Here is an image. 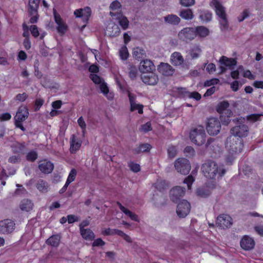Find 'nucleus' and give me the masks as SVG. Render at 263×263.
<instances>
[{"instance_id":"f257e3e1","label":"nucleus","mask_w":263,"mask_h":263,"mask_svg":"<svg viewBox=\"0 0 263 263\" xmlns=\"http://www.w3.org/2000/svg\"><path fill=\"white\" fill-rule=\"evenodd\" d=\"M201 170L204 176L210 179H215L217 175L221 177L226 173L225 169L219 167L215 161L211 160L205 161L202 164Z\"/></svg>"},{"instance_id":"f03ea898","label":"nucleus","mask_w":263,"mask_h":263,"mask_svg":"<svg viewBox=\"0 0 263 263\" xmlns=\"http://www.w3.org/2000/svg\"><path fill=\"white\" fill-rule=\"evenodd\" d=\"M190 138L192 142L195 144L200 146L205 142L206 134L204 126L198 125L191 129Z\"/></svg>"},{"instance_id":"7ed1b4c3","label":"nucleus","mask_w":263,"mask_h":263,"mask_svg":"<svg viewBox=\"0 0 263 263\" xmlns=\"http://www.w3.org/2000/svg\"><path fill=\"white\" fill-rule=\"evenodd\" d=\"M210 6L214 8L216 15L221 20L220 21L221 29H227L228 27V22L225 8L218 0H212L210 3Z\"/></svg>"},{"instance_id":"20e7f679","label":"nucleus","mask_w":263,"mask_h":263,"mask_svg":"<svg viewBox=\"0 0 263 263\" xmlns=\"http://www.w3.org/2000/svg\"><path fill=\"white\" fill-rule=\"evenodd\" d=\"M245 118L237 119L236 121V125L232 127L230 132L232 137L241 139L248 136L249 133L248 126L244 124Z\"/></svg>"},{"instance_id":"39448f33","label":"nucleus","mask_w":263,"mask_h":263,"mask_svg":"<svg viewBox=\"0 0 263 263\" xmlns=\"http://www.w3.org/2000/svg\"><path fill=\"white\" fill-rule=\"evenodd\" d=\"M227 146L231 153H239L243 148V141L242 139L231 136L227 140Z\"/></svg>"},{"instance_id":"423d86ee","label":"nucleus","mask_w":263,"mask_h":263,"mask_svg":"<svg viewBox=\"0 0 263 263\" xmlns=\"http://www.w3.org/2000/svg\"><path fill=\"white\" fill-rule=\"evenodd\" d=\"M29 112L26 107L19 108L15 116L14 117V123L16 127L19 128L22 131H25L26 129L22 124L28 117Z\"/></svg>"},{"instance_id":"0eeeda50","label":"nucleus","mask_w":263,"mask_h":263,"mask_svg":"<svg viewBox=\"0 0 263 263\" xmlns=\"http://www.w3.org/2000/svg\"><path fill=\"white\" fill-rule=\"evenodd\" d=\"M174 165L177 172L183 175L188 174L191 168L190 161L184 158L177 159Z\"/></svg>"},{"instance_id":"6e6552de","label":"nucleus","mask_w":263,"mask_h":263,"mask_svg":"<svg viewBox=\"0 0 263 263\" xmlns=\"http://www.w3.org/2000/svg\"><path fill=\"white\" fill-rule=\"evenodd\" d=\"M220 122L216 118H210L206 124V130L210 135H217L221 129Z\"/></svg>"},{"instance_id":"1a4fd4ad","label":"nucleus","mask_w":263,"mask_h":263,"mask_svg":"<svg viewBox=\"0 0 263 263\" xmlns=\"http://www.w3.org/2000/svg\"><path fill=\"white\" fill-rule=\"evenodd\" d=\"M178 38L186 43H189L196 37L194 27H185L181 30L178 34Z\"/></svg>"},{"instance_id":"9d476101","label":"nucleus","mask_w":263,"mask_h":263,"mask_svg":"<svg viewBox=\"0 0 263 263\" xmlns=\"http://www.w3.org/2000/svg\"><path fill=\"white\" fill-rule=\"evenodd\" d=\"M15 228L14 222L9 219H6L0 221V233L9 234L14 231Z\"/></svg>"},{"instance_id":"9b49d317","label":"nucleus","mask_w":263,"mask_h":263,"mask_svg":"<svg viewBox=\"0 0 263 263\" xmlns=\"http://www.w3.org/2000/svg\"><path fill=\"white\" fill-rule=\"evenodd\" d=\"M185 193V189L180 186H176L170 191L171 200L175 203L178 202L180 199L183 197Z\"/></svg>"},{"instance_id":"f8f14e48","label":"nucleus","mask_w":263,"mask_h":263,"mask_svg":"<svg viewBox=\"0 0 263 263\" xmlns=\"http://www.w3.org/2000/svg\"><path fill=\"white\" fill-rule=\"evenodd\" d=\"M190 210V203L186 200H182L181 202L178 203L176 212L179 217L184 218L189 214Z\"/></svg>"},{"instance_id":"ddd939ff","label":"nucleus","mask_w":263,"mask_h":263,"mask_svg":"<svg viewBox=\"0 0 263 263\" xmlns=\"http://www.w3.org/2000/svg\"><path fill=\"white\" fill-rule=\"evenodd\" d=\"M91 14V10L89 7H85L84 8L76 9L74 11V15L77 18L81 17L83 22L85 23L83 27H85L86 24L88 23Z\"/></svg>"},{"instance_id":"4468645a","label":"nucleus","mask_w":263,"mask_h":263,"mask_svg":"<svg viewBox=\"0 0 263 263\" xmlns=\"http://www.w3.org/2000/svg\"><path fill=\"white\" fill-rule=\"evenodd\" d=\"M109 14L114 19L118 21V23L122 29L126 30L128 28L129 21L127 18L123 15L121 11L117 12H110Z\"/></svg>"},{"instance_id":"2eb2a0df","label":"nucleus","mask_w":263,"mask_h":263,"mask_svg":"<svg viewBox=\"0 0 263 263\" xmlns=\"http://www.w3.org/2000/svg\"><path fill=\"white\" fill-rule=\"evenodd\" d=\"M216 224L221 229L229 228L232 224V218L229 215L221 214L217 217Z\"/></svg>"},{"instance_id":"dca6fc26","label":"nucleus","mask_w":263,"mask_h":263,"mask_svg":"<svg viewBox=\"0 0 263 263\" xmlns=\"http://www.w3.org/2000/svg\"><path fill=\"white\" fill-rule=\"evenodd\" d=\"M141 79L144 83L149 85L157 84L159 80L158 76L152 72L142 73Z\"/></svg>"},{"instance_id":"f3484780","label":"nucleus","mask_w":263,"mask_h":263,"mask_svg":"<svg viewBox=\"0 0 263 263\" xmlns=\"http://www.w3.org/2000/svg\"><path fill=\"white\" fill-rule=\"evenodd\" d=\"M82 141L75 135H72L70 138V152L71 154H75L80 148Z\"/></svg>"},{"instance_id":"a211bd4d","label":"nucleus","mask_w":263,"mask_h":263,"mask_svg":"<svg viewBox=\"0 0 263 263\" xmlns=\"http://www.w3.org/2000/svg\"><path fill=\"white\" fill-rule=\"evenodd\" d=\"M240 246L245 250H250L254 248L255 241L250 237L245 235L241 239L240 242Z\"/></svg>"},{"instance_id":"6ab92c4d","label":"nucleus","mask_w":263,"mask_h":263,"mask_svg":"<svg viewBox=\"0 0 263 263\" xmlns=\"http://www.w3.org/2000/svg\"><path fill=\"white\" fill-rule=\"evenodd\" d=\"M38 167L42 173L48 174L52 172L54 165L50 161L45 160L41 162Z\"/></svg>"},{"instance_id":"aec40b11","label":"nucleus","mask_w":263,"mask_h":263,"mask_svg":"<svg viewBox=\"0 0 263 263\" xmlns=\"http://www.w3.org/2000/svg\"><path fill=\"white\" fill-rule=\"evenodd\" d=\"M155 66L152 61L145 59L140 63L139 70L143 73L150 72L154 68Z\"/></svg>"},{"instance_id":"412c9836","label":"nucleus","mask_w":263,"mask_h":263,"mask_svg":"<svg viewBox=\"0 0 263 263\" xmlns=\"http://www.w3.org/2000/svg\"><path fill=\"white\" fill-rule=\"evenodd\" d=\"M196 37H205L209 34L210 31L208 28L203 26H198L194 27Z\"/></svg>"},{"instance_id":"4be33fe9","label":"nucleus","mask_w":263,"mask_h":263,"mask_svg":"<svg viewBox=\"0 0 263 263\" xmlns=\"http://www.w3.org/2000/svg\"><path fill=\"white\" fill-rule=\"evenodd\" d=\"M40 0H29L28 13L33 15L38 12Z\"/></svg>"},{"instance_id":"5701e85b","label":"nucleus","mask_w":263,"mask_h":263,"mask_svg":"<svg viewBox=\"0 0 263 263\" xmlns=\"http://www.w3.org/2000/svg\"><path fill=\"white\" fill-rule=\"evenodd\" d=\"M179 92L183 95L184 97H188L190 98H193L196 101H199L201 98V95L197 91H193L190 92L189 91H186L185 88H181Z\"/></svg>"},{"instance_id":"b1692460","label":"nucleus","mask_w":263,"mask_h":263,"mask_svg":"<svg viewBox=\"0 0 263 263\" xmlns=\"http://www.w3.org/2000/svg\"><path fill=\"white\" fill-rule=\"evenodd\" d=\"M36 189L42 193H47L49 189V185L48 182L43 179H40L36 183Z\"/></svg>"},{"instance_id":"393cba45","label":"nucleus","mask_w":263,"mask_h":263,"mask_svg":"<svg viewBox=\"0 0 263 263\" xmlns=\"http://www.w3.org/2000/svg\"><path fill=\"white\" fill-rule=\"evenodd\" d=\"M118 204L119 205V208L120 210L124 213L125 215H127L130 218L135 221L138 222L139 218L137 215L133 213L131 211H130L128 209L125 208L122 204L120 202H118Z\"/></svg>"},{"instance_id":"a878e982","label":"nucleus","mask_w":263,"mask_h":263,"mask_svg":"<svg viewBox=\"0 0 263 263\" xmlns=\"http://www.w3.org/2000/svg\"><path fill=\"white\" fill-rule=\"evenodd\" d=\"M33 204L31 201L29 199H24L22 200L20 204V208L21 210L29 212L32 209Z\"/></svg>"},{"instance_id":"bb28decb","label":"nucleus","mask_w":263,"mask_h":263,"mask_svg":"<svg viewBox=\"0 0 263 263\" xmlns=\"http://www.w3.org/2000/svg\"><path fill=\"white\" fill-rule=\"evenodd\" d=\"M80 233L82 237L86 240H92L95 237L94 233L88 228L81 230Z\"/></svg>"},{"instance_id":"cd10ccee","label":"nucleus","mask_w":263,"mask_h":263,"mask_svg":"<svg viewBox=\"0 0 263 263\" xmlns=\"http://www.w3.org/2000/svg\"><path fill=\"white\" fill-rule=\"evenodd\" d=\"M172 63L175 65H180L183 63L184 59L180 53L175 52L171 55Z\"/></svg>"},{"instance_id":"c85d7f7f","label":"nucleus","mask_w":263,"mask_h":263,"mask_svg":"<svg viewBox=\"0 0 263 263\" xmlns=\"http://www.w3.org/2000/svg\"><path fill=\"white\" fill-rule=\"evenodd\" d=\"M60 241V236L59 235H53L46 241V244L54 247H58Z\"/></svg>"},{"instance_id":"c756f323","label":"nucleus","mask_w":263,"mask_h":263,"mask_svg":"<svg viewBox=\"0 0 263 263\" xmlns=\"http://www.w3.org/2000/svg\"><path fill=\"white\" fill-rule=\"evenodd\" d=\"M152 146L148 143H143L139 145V146L135 148L134 150L135 153L139 154L142 152H149L152 148Z\"/></svg>"},{"instance_id":"7c9ffc66","label":"nucleus","mask_w":263,"mask_h":263,"mask_svg":"<svg viewBox=\"0 0 263 263\" xmlns=\"http://www.w3.org/2000/svg\"><path fill=\"white\" fill-rule=\"evenodd\" d=\"M226 115L223 114H220V120L221 122L225 125H227L229 124L231 120L230 117L232 116L233 113L232 111L230 110H227V112H226Z\"/></svg>"},{"instance_id":"2f4dec72","label":"nucleus","mask_w":263,"mask_h":263,"mask_svg":"<svg viewBox=\"0 0 263 263\" xmlns=\"http://www.w3.org/2000/svg\"><path fill=\"white\" fill-rule=\"evenodd\" d=\"M220 62L222 65L226 66H232L236 64V61L232 58H228L224 56H222Z\"/></svg>"},{"instance_id":"473e14b6","label":"nucleus","mask_w":263,"mask_h":263,"mask_svg":"<svg viewBox=\"0 0 263 263\" xmlns=\"http://www.w3.org/2000/svg\"><path fill=\"white\" fill-rule=\"evenodd\" d=\"M180 22V18L174 14H170L165 16V22H167L169 24L177 25Z\"/></svg>"},{"instance_id":"72a5a7b5","label":"nucleus","mask_w":263,"mask_h":263,"mask_svg":"<svg viewBox=\"0 0 263 263\" xmlns=\"http://www.w3.org/2000/svg\"><path fill=\"white\" fill-rule=\"evenodd\" d=\"M181 17L186 20H191L193 18L194 14L190 9H185L181 11L179 13Z\"/></svg>"},{"instance_id":"f704fd0d","label":"nucleus","mask_w":263,"mask_h":263,"mask_svg":"<svg viewBox=\"0 0 263 263\" xmlns=\"http://www.w3.org/2000/svg\"><path fill=\"white\" fill-rule=\"evenodd\" d=\"M230 104L228 101L220 102L216 106V111L219 114H222L224 110H228Z\"/></svg>"},{"instance_id":"c9c22d12","label":"nucleus","mask_w":263,"mask_h":263,"mask_svg":"<svg viewBox=\"0 0 263 263\" xmlns=\"http://www.w3.org/2000/svg\"><path fill=\"white\" fill-rule=\"evenodd\" d=\"M128 76L132 80H134L137 78L138 73V69L134 65H129L128 68Z\"/></svg>"},{"instance_id":"e433bc0d","label":"nucleus","mask_w":263,"mask_h":263,"mask_svg":"<svg viewBox=\"0 0 263 263\" xmlns=\"http://www.w3.org/2000/svg\"><path fill=\"white\" fill-rule=\"evenodd\" d=\"M196 194L198 196L205 198L210 195L211 192L207 188L200 187L197 190Z\"/></svg>"},{"instance_id":"4c0bfd02","label":"nucleus","mask_w":263,"mask_h":263,"mask_svg":"<svg viewBox=\"0 0 263 263\" xmlns=\"http://www.w3.org/2000/svg\"><path fill=\"white\" fill-rule=\"evenodd\" d=\"M201 52V50L199 47L195 46L191 49L190 54L192 59H196L199 57Z\"/></svg>"},{"instance_id":"58836bf2","label":"nucleus","mask_w":263,"mask_h":263,"mask_svg":"<svg viewBox=\"0 0 263 263\" xmlns=\"http://www.w3.org/2000/svg\"><path fill=\"white\" fill-rule=\"evenodd\" d=\"M119 55L122 60H126L129 57V53L127 47L124 45L119 50Z\"/></svg>"},{"instance_id":"ea45409f","label":"nucleus","mask_w":263,"mask_h":263,"mask_svg":"<svg viewBox=\"0 0 263 263\" xmlns=\"http://www.w3.org/2000/svg\"><path fill=\"white\" fill-rule=\"evenodd\" d=\"M130 111H134L137 110L139 114H142L143 112V105L142 104H136V102L130 104Z\"/></svg>"},{"instance_id":"a19ab883","label":"nucleus","mask_w":263,"mask_h":263,"mask_svg":"<svg viewBox=\"0 0 263 263\" xmlns=\"http://www.w3.org/2000/svg\"><path fill=\"white\" fill-rule=\"evenodd\" d=\"M144 54V51L138 47L135 48L133 51V56L136 59H140L143 58Z\"/></svg>"},{"instance_id":"79ce46f5","label":"nucleus","mask_w":263,"mask_h":263,"mask_svg":"<svg viewBox=\"0 0 263 263\" xmlns=\"http://www.w3.org/2000/svg\"><path fill=\"white\" fill-rule=\"evenodd\" d=\"M37 153L36 152L32 151L28 152L26 155V159L30 162H34L37 158Z\"/></svg>"},{"instance_id":"37998d69","label":"nucleus","mask_w":263,"mask_h":263,"mask_svg":"<svg viewBox=\"0 0 263 263\" xmlns=\"http://www.w3.org/2000/svg\"><path fill=\"white\" fill-rule=\"evenodd\" d=\"M77 174V172L75 168H72L68 175L66 182L69 184L73 182L76 178Z\"/></svg>"},{"instance_id":"c03bdc74","label":"nucleus","mask_w":263,"mask_h":263,"mask_svg":"<svg viewBox=\"0 0 263 263\" xmlns=\"http://www.w3.org/2000/svg\"><path fill=\"white\" fill-rule=\"evenodd\" d=\"M194 177L192 175H190L185 178V179L183 181V183L187 185V189L189 190H191L192 188V184L194 182Z\"/></svg>"},{"instance_id":"a18cd8bd","label":"nucleus","mask_w":263,"mask_h":263,"mask_svg":"<svg viewBox=\"0 0 263 263\" xmlns=\"http://www.w3.org/2000/svg\"><path fill=\"white\" fill-rule=\"evenodd\" d=\"M220 80L218 78H212L210 80H206L204 83L205 87H210L214 85L219 84Z\"/></svg>"},{"instance_id":"49530a36","label":"nucleus","mask_w":263,"mask_h":263,"mask_svg":"<svg viewBox=\"0 0 263 263\" xmlns=\"http://www.w3.org/2000/svg\"><path fill=\"white\" fill-rule=\"evenodd\" d=\"M89 78L96 84H100L103 82V79L97 74H90Z\"/></svg>"},{"instance_id":"de8ad7c7","label":"nucleus","mask_w":263,"mask_h":263,"mask_svg":"<svg viewBox=\"0 0 263 263\" xmlns=\"http://www.w3.org/2000/svg\"><path fill=\"white\" fill-rule=\"evenodd\" d=\"M261 116V114H253L247 116V119L249 121L252 122H255L260 120V117Z\"/></svg>"},{"instance_id":"09e8293b","label":"nucleus","mask_w":263,"mask_h":263,"mask_svg":"<svg viewBox=\"0 0 263 263\" xmlns=\"http://www.w3.org/2000/svg\"><path fill=\"white\" fill-rule=\"evenodd\" d=\"M29 30L31 32L32 35L34 37L36 38L39 36L40 33L36 25H31L29 27Z\"/></svg>"},{"instance_id":"8fccbe9b","label":"nucleus","mask_w":263,"mask_h":263,"mask_svg":"<svg viewBox=\"0 0 263 263\" xmlns=\"http://www.w3.org/2000/svg\"><path fill=\"white\" fill-rule=\"evenodd\" d=\"M131 171L134 173H138L140 171V166L139 164L131 162L128 164Z\"/></svg>"},{"instance_id":"3c124183","label":"nucleus","mask_w":263,"mask_h":263,"mask_svg":"<svg viewBox=\"0 0 263 263\" xmlns=\"http://www.w3.org/2000/svg\"><path fill=\"white\" fill-rule=\"evenodd\" d=\"M249 16V11L248 9H245L242 13L237 17L238 21L239 22H241L243 21L246 18H247Z\"/></svg>"},{"instance_id":"603ef678","label":"nucleus","mask_w":263,"mask_h":263,"mask_svg":"<svg viewBox=\"0 0 263 263\" xmlns=\"http://www.w3.org/2000/svg\"><path fill=\"white\" fill-rule=\"evenodd\" d=\"M57 29L59 33L64 34L66 32L67 26L63 22L58 24Z\"/></svg>"},{"instance_id":"864d4df0","label":"nucleus","mask_w":263,"mask_h":263,"mask_svg":"<svg viewBox=\"0 0 263 263\" xmlns=\"http://www.w3.org/2000/svg\"><path fill=\"white\" fill-rule=\"evenodd\" d=\"M117 235L122 237L125 241L128 242H132V239L129 236L124 233L122 231L119 230V231H116Z\"/></svg>"},{"instance_id":"5fc2aeb1","label":"nucleus","mask_w":263,"mask_h":263,"mask_svg":"<svg viewBox=\"0 0 263 263\" xmlns=\"http://www.w3.org/2000/svg\"><path fill=\"white\" fill-rule=\"evenodd\" d=\"M184 152L186 154L187 157L193 156L195 155V153L194 149L190 146H186L184 148Z\"/></svg>"},{"instance_id":"6e6d98bb","label":"nucleus","mask_w":263,"mask_h":263,"mask_svg":"<svg viewBox=\"0 0 263 263\" xmlns=\"http://www.w3.org/2000/svg\"><path fill=\"white\" fill-rule=\"evenodd\" d=\"M116 231H119V230L116 229H111L110 228H107L103 231V234L106 236L117 235Z\"/></svg>"},{"instance_id":"4d7b16f0","label":"nucleus","mask_w":263,"mask_h":263,"mask_svg":"<svg viewBox=\"0 0 263 263\" xmlns=\"http://www.w3.org/2000/svg\"><path fill=\"white\" fill-rule=\"evenodd\" d=\"M16 186L18 188L16 189L15 191V194L16 195H21L25 194L27 193L26 190L24 187H23L22 185L17 184Z\"/></svg>"},{"instance_id":"13d9d810","label":"nucleus","mask_w":263,"mask_h":263,"mask_svg":"<svg viewBox=\"0 0 263 263\" xmlns=\"http://www.w3.org/2000/svg\"><path fill=\"white\" fill-rule=\"evenodd\" d=\"M100 88L101 92L104 94V96H106L108 94V87L107 86V84L104 81L100 84Z\"/></svg>"},{"instance_id":"bf43d9fd","label":"nucleus","mask_w":263,"mask_h":263,"mask_svg":"<svg viewBox=\"0 0 263 263\" xmlns=\"http://www.w3.org/2000/svg\"><path fill=\"white\" fill-rule=\"evenodd\" d=\"M121 4L118 1H113L110 6L109 8L112 10H116L121 8Z\"/></svg>"},{"instance_id":"052dcab7","label":"nucleus","mask_w":263,"mask_h":263,"mask_svg":"<svg viewBox=\"0 0 263 263\" xmlns=\"http://www.w3.org/2000/svg\"><path fill=\"white\" fill-rule=\"evenodd\" d=\"M168 156L170 158H174L177 154V149L175 146H170L167 149Z\"/></svg>"},{"instance_id":"680f3d73","label":"nucleus","mask_w":263,"mask_h":263,"mask_svg":"<svg viewBox=\"0 0 263 263\" xmlns=\"http://www.w3.org/2000/svg\"><path fill=\"white\" fill-rule=\"evenodd\" d=\"M174 72V69L168 64L165 63V76H172Z\"/></svg>"},{"instance_id":"e2e57ef3","label":"nucleus","mask_w":263,"mask_h":263,"mask_svg":"<svg viewBox=\"0 0 263 263\" xmlns=\"http://www.w3.org/2000/svg\"><path fill=\"white\" fill-rule=\"evenodd\" d=\"M180 4L184 7H190L195 4V0H179Z\"/></svg>"},{"instance_id":"0e129e2a","label":"nucleus","mask_w":263,"mask_h":263,"mask_svg":"<svg viewBox=\"0 0 263 263\" xmlns=\"http://www.w3.org/2000/svg\"><path fill=\"white\" fill-rule=\"evenodd\" d=\"M79 220V218L74 215L70 214L67 215V221L68 223H73L74 222L78 221Z\"/></svg>"},{"instance_id":"69168bd1","label":"nucleus","mask_w":263,"mask_h":263,"mask_svg":"<svg viewBox=\"0 0 263 263\" xmlns=\"http://www.w3.org/2000/svg\"><path fill=\"white\" fill-rule=\"evenodd\" d=\"M105 242L101 238H97L94 240L92 243V247H102L104 246Z\"/></svg>"},{"instance_id":"338daca9","label":"nucleus","mask_w":263,"mask_h":263,"mask_svg":"<svg viewBox=\"0 0 263 263\" xmlns=\"http://www.w3.org/2000/svg\"><path fill=\"white\" fill-rule=\"evenodd\" d=\"M44 103V100L43 99H41V98L36 99L35 101V110H37L40 109V108L43 105Z\"/></svg>"},{"instance_id":"774afa93","label":"nucleus","mask_w":263,"mask_h":263,"mask_svg":"<svg viewBox=\"0 0 263 263\" xmlns=\"http://www.w3.org/2000/svg\"><path fill=\"white\" fill-rule=\"evenodd\" d=\"M11 118V115L9 112H5L0 115V121H5L9 120Z\"/></svg>"}]
</instances>
